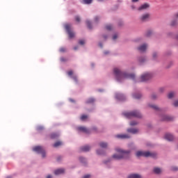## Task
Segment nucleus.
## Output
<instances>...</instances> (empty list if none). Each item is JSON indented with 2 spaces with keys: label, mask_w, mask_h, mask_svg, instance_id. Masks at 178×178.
Segmentation results:
<instances>
[{
  "label": "nucleus",
  "mask_w": 178,
  "mask_h": 178,
  "mask_svg": "<svg viewBox=\"0 0 178 178\" xmlns=\"http://www.w3.org/2000/svg\"><path fill=\"white\" fill-rule=\"evenodd\" d=\"M117 138H130V136L127 134H118L115 136Z\"/></svg>",
  "instance_id": "obj_15"
},
{
  "label": "nucleus",
  "mask_w": 178,
  "mask_h": 178,
  "mask_svg": "<svg viewBox=\"0 0 178 178\" xmlns=\"http://www.w3.org/2000/svg\"><path fill=\"white\" fill-rule=\"evenodd\" d=\"M172 170H174V171H176V170H178V168L177 167H172Z\"/></svg>",
  "instance_id": "obj_47"
},
{
  "label": "nucleus",
  "mask_w": 178,
  "mask_h": 178,
  "mask_svg": "<svg viewBox=\"0 0 178 178\" xmlns=\"http://www.w3.org/2000/svg\"><path fill=\"white\" fill-rule=\"evenodd\" d=\"M115 98L118 99L119 101H124L126 97H124V95L123 94L118 93L115 95Z\"/></svg>",
  "instance_id": "obj_11"
},
{
  "label": "nucleus",
  "mask_w": 178,
  "mask_h": 178,
  "mask_svg": "<svg viewBox=\"0 0 178 178\" xmlns=\"http://www.w3.org/2000/svg\"><path fill=\"white\" fill-rule=\"evenodd\" d=\"M151 34H152V31H148L147 33H146V36L147 37H149L151 35Z\"/></svg>",
  "instance_id": "obj_35"
},
{
  "label": "nucleus",
  "mask_w": 178,
  "mask_h": 178,
  "mask_svg": "<svg viewBox=\"0 0 178 178\" xmlns=\"http://www.w3.org/2000/svg\"><path fill=\"white\" fill-rule=\"evenodd\" d=\"M155 98H156V95L153 94V95H152V99H155Z\"/></svg>",
  "instance_id": "obj_44"
},
{
  "label": "nucleus",
  "mask_w": 178,
  "mask_h": 178,
  "mask_svg": "<svg viewBox=\"0 0 178 178\" xmlns=\"http://www.w3.org/2000/svg\"><path fill=\"white\" fill-rule=\"evenodd\" d=\"M128 133H131L132 134H136L138 133V129H127Z\"/></svg>",
  "instance_id": "obj_17"
},
{
  "label": "nucleus",
  "mask_w": 178,
  "mask_h": 178,
  "mask_svg": "<svg viewBox=\"0 0 178 178\" xmlns=\"http://www.w3.org/2000/svg\"><path fill=\"white\" fill-rule=\"evenodd\" d=\"M103 38H104V40H106V38H108V36H106V35H103Z\"/></svg>",
  "instance_id": "obj_53"
},
{
  "label": "nucleus",
  "mask_w": 178,
  "mask_h": 178,
  "mask_svg": "<svg viewBox=\"0 0 178 178\" xmlns=\"http://www.w3.org/2000/svg\"><path fill=\"white\" fill-rule=\"evenodd\" d=\"M138 51H140V52H144L145 51V49H147V44H144L141 46H140L138 48Z\"/></svg>",
  "instance_id": "obj_16"
},
{
  "label": "nucleus",
  "mask_w": 178,
  "mask_h": 178,
  "mask_svg": "<svg viewBox=\"0 0 178 178\" xmlns=\"http://www.w3.org/2000/svg\"><path fill=\"white\" fill-rule=\"evenodd\" d=\"M88 118V116L86 115H83L81 117V120H86V119H87Z\"/></svg>",
  "instance_id": "obj_33"
},
{
  "label": "nucleus",
  "mask_w": 178,
  "mask_h": 178,
  "mask_svg": "<svg viewBox=\"0 0 178 178\" xmlns=\"http://www.w3.org/2000/svg\"><path fill=\"white\" fill-rule=\"evenodd\" d=\"M134 98H135V99H140V98H141V95L140 94L134 95Z\"/></svg>",
  "instance_id": "obj_28"
},
{
  "label": "nucleus",
  "mask_w": 178,
  "mask_h": 178,
  "mask_svg": "<svg viewBox=\"0 0 178 178\" xmlns=\"http://www.w3.org/2000/svg\"><path fill=\"white\" fill-rule=\"evenodd\" d=\"M163 120L170 121V120H173V118L170 116L165 115Z\"/></svg>",
  "instance_id": "obj_25"
},
{
  "label": "nucleus",
  "mask_w": 178,
  "mask_h": 178,
  "mask_svg": "<svg viewBox=\"0 0 178 178\" xmlns=\"http://www.w3.org/2000/svg\"><path fill=\"white\" fill-rule=\"evenodd\" d=\"M156 56H157L156 53H154V54H153V58H154V59H155V58H156Z\"/></svg>",
  "instance_id": "obj_49"
},
{
  "label": "nucleus",
  "mask_w": 178,
  "mask_h": 178,
  "mask_svg": "<svg viewBox=\"0 0 178 178\" xmlns=\"http://www.w3.org/2000/svg\"><path fill=\"white\" fill-rule=\"evenodd\" d=\"M113 72L117 81H122L124 80V79H131L132 80L136 79V75L134 74H127V72H123L118 68H114Z\"/></svg>",
  "instance_id": "obj_1"
},
{
  "label": "nucleus",
  "mask_w": 178,
  "mask_h": 178,
  "mask_svg": "<svg viewBox=\"0 0 178 178\" xmlns=\"http://www.w3.org/2000/svg\"><path fill=\"white\" fill-rule=\"evenodd\" d=\"M168 97L169 99H172V98L175 97V92H170V93H168Z\"/></svg>",
  "instance_id": "obj_23"
},
{
  "label": "nucleus",
  "mask_w": 178,
  "mask_h": 178,
  "mask_svg": "<svg viewBox=\"0 0 178 178\" xmlns=\"http://www.w3.org/2000/svg\"><path fill=\"white\" fill-rule=\"evenodd\" d=\"M150 79H152V74L149 72H147L141 75L140 81L141 82L148 81V80H150Z\"/></svg>",
  "instance_id": "obj_6"
},
{
  "label": "nucleus",
  "mask_w": 178,
  "mask_h": 178,
  "mask_svg": "<svg viewBox=\"0 0 178 178\" xmlns=\"http://www.w3.org/2000/svg\"><path fill=\"white\" fill-rule=\"evenodd\" d=\"M109 54V51H104V55H108Z\"/></svg>",
  "instance_id": "obj_55"
},
{
  "label": "nucleus",
  "mask_w": 178,
  "mask_h": 178,
  "mask_svg": "<svg viewBox=\"0 0 178 178\" xmlns=\"http://www.w3.org/2000/svg\"><path fill=\"white\" fill-rule=\"evenodd\" d=\"M42 129H44V127H38V130H42Z\"/></svg>",
  "instance_id": "obj_52"
},
{
  "label": "nucleus",
  "mask_w": 178,
  "mask_h": 178,
  "mask_svg": "<svg viewBox=\"0 0 178 178\" xmlns=\"http://www.w3.org/2000/svg\"><path fill=\"white\" fill-rule=\"evenodd\" d=\"M116 38H118V35L115 34V35L113 36V40H116Z\"/></svg>",
  "instance_id": "obj_46"
},
{
  "label": "nucleus",
  "mask_w": 178,
  "mask_h": 178,
  "mask_svg": "<svg viewBox=\"0 0 178 178\" xmlns=\"http://www.w3.org/2000/svg\"><path fill=\"white\" fill-rule=\"evenodd\" d=\"M62 144H63L62 142L58 141L54 144L53 147H54L55 148H57V147H60V145H62Z\"/></svg>",
  "instance_id": "obj_22"
},
{
  "label": "nucleus",
  "mask_w": 178,
  "mask_h": 178,
  "mask_svg": "<svg viewBox=\"0 0 178 178\" xmlns=\"http://www.w3.org/2000/svg\"><path fill=\"white\" fill-rule=\"evenodd\" d=\"M65 29L69 35V38H74V32L72 30V25L67 24L65 25Z\"/></svg>",
  "instance_id": "obj_5"
},
{
  "label": "nucleus",
  "mask_w": 178,
  "mask_h": 178,
  "mask_svg": "<svg viewBox=\"0 0 178 178\" xmlns=\"http://www.w3.org/2000/svg\"><path fill=\"white\" fill-rule=\"evenodd\" d=\"M147 9H149V3H145L141 5L138 8V10H147Z\"/></svg>",
  "instance_id": "obj_8"
},
{
  "label": "nucleus",
  "mask_w": 178,
  "mask_h": 178,
  "mask_svg": "<svg viewBox=\"0 0 178 178\" xmlns=\"http://www.w3.org/2000/svg\"><path fill=\"white\" fill-rule=\"evenodd\" d=\"M90 177H91V175H86L83 176V178H90Z\"/></svg>",
  "instance_id": "obj_45"
},
{
  "label": "nucleus",
  "mask_w": 178,
  "mask_h": 178,
  "mask_svg": "<svg viewBox=\"0 0 178 178\" xmlns=\"http://www.w3.org/2000/svg\"><path fill=\"white\" fill-rule=\"evenodd\" d=\"M94 102H95V99L94 98H89L87 101H86V104H94Z\"/></svg>",
  "instance_id": "obj_20"
},
{
  "label": "nucleus",
  "mask_w": 178,
  "mask_h": 178,
  "mask_svg": "<svg viewBox=\"0 0 178 178\" xmlns=\"http://www.w3.org/2000/svg\"><path fill=\"white\" fill-rule=\"evenodd\" d=\"M123 115L125 116V118H127V119H131V118H143L141 113L137 111L129 113H124Z\"/></svg>",
  "instance_id": "obj_4"
},
{
  "label": "nucleus",
  "mask_w": 178,
  "mask_h": 178,
  "mask_svg": "<svg viewBox=\"0 0 178 178\" xmlns=\"http://www.w3.org/2000/svg\"><path fill=\"white\" fill-rule=\"evenodd\" d=\"M165 138L168 141H173V140H175V137L173 136V135H172L170 134H165Z\"/></svg>",
  "instance_id": "obj_12"
},
{
  "label": "nucleus",
  "mask_w": 178,
  "mask_h": 178,
  "mask_svg": "<svg viewBox=\"0 0 178 178\" xmlns=\"http://www.w3.org/2000/svg\"><path fill=\"white\" fill-rule=\"evenodd\" d=\"M136 155V156H138V158H140V156H145V158H148V156H151L152 158H155L156 156V153L138 151Z\"/></svg>",
  "instance_id": "obj_3"
},
{
  "label": "nucleus",
  "mask_w": 178,
  "mask_h": 178,
  "mask_svg": "<svg viewBox=\"0 0 178 178\" xmlns=\"http://www.w3.org/2000/svg\"><path fill=\"white\" fill-rule=\"evenodd\" d=\"M139 61L140 62V63H143V62L145 61V58H140Z\"/></svg>",
  "instance_id": "obj_42"
},
{
  "label": "nucleus",
  "mask_w": 178,
  "mask_h": 178,
  "mask_svg": "<svg viewBox=\"0 0 178 178\" xmlns=\"http://www.w3.org/2000/svg\"><path fill=\"white\" fill-rule=\"evenodd\" d=\"M72 79H73V80L74 81L75 83H77L79 81V80L77 79V76H76V75H73L72 76Z\"/></svg>",
  "instance_id": "obj_30"
},
{
  "label": "nucleus",
  "mask_w": 178,
  "mask_h": 178,
  "mask_svg": "<svg viewBox=\"0 0 178 178\" xmlns=\"http://www.w3.org/2000/svg\"><path fill=\"white\" fill-rule=\"evenodd\" d=\"M128 178H142L141 175L138 174H131L129 176Z\"/></svg>",
  "instance_id": "obj_18"
},
{
  "label": "nucleus",
  "mask_w": 178,
  "mask_h": 178,
  "mask_svg": "<svg viewBox=\"0 0 178 178\" xmlns=\"http://www.w3.org/2000/svg\"><path fill=\"white\" fill-rule=\"evenodd\" d=\"M132 2H138V0H132Z\"/></svg>",
  "instance_id": "obj_56"
},
{
  "label": "nucleus",
  "mask_w": 178,
  "mask_h": 178,
  "mask_svg": "<svg viewBox=\"0 0 178 178\" xmlns=\"http://www.w3.org/2000/svg\"><path fill=\"white\" fill-rule=\"evenodd\" d=\"M77 129L79 131H82L83 133H86V134H90V130L86 127H79Z\"/></svg>",
  "instance_id": "obj_10"
},
{
  "label": "nucleus",
  "mask_w": 178,
  "mask_h": 178,
  "mask_svg": "<svg viewBox=\"0 0 178 178\" xmlns=\"http://www.w3.org/2000/svg\"><path fill=\"white\" fill-rule=\"evenodd\" d=\"M99 47H101V48H102V44H99Z\"/></svg>",
  "instance_id": "obj_57"
},
{
  "label": "nucleus",
  "mask_w": 178,
  "mask_h": 178,
  "mask_svg": "<svg viewBox=\"0 0 178 178\" xmlns=\"http://www.w3.org/2000/svg\"><path fill=\"white\" fill-rule=\"evenodd\" d=\"M112 29H113V26H112V25H111V24L107 25L106 26V29L108 30V31H111V30H112Z\"/></svg>",
  "instance_id": "obj_27"
},
{
  "label": "nucleus",
  "mask_w": 178,
  "mask_h": 178,
  "mask_svg": "<svg viewBox=\"0 0 178 178\" xmlns=\"http://www.w3.org/2000/svg\"><path fill=\"white\" fill-rule=\"evenodd\" d=\"M86 24L88 29H92V27L91 26V22H90V21H86Z\"/></svg>",
  "instance_id": "obj_32"
},
{
  "label": "nucleus",
  "mask_w": 178,
  "mask_h": 178,
  "mask_svg": "<svg viewBox=\"0 0 178 178\" xmlns=\"http://www.w3.org/2000/svg\"><path fill=\"white\" fill-rule=\"evenodd\" d=\"M33 149L35 152H38V154H42V158H45V150L43 147L35 146Z\"/></svg>",
  "instance_id": "obj_7"
},
{
  "label": "nucleus",
  "mask_w": 178,
  "mask_h": 178,
  "mask_svg": "<svg viewBox=\"0 0 178 178\" xmlns=\"http://www.w3.org/2000/svg\"><path fill=\"white\" fill-rule=\"evenodd\" d=\"M176 17H178V13L176 15Z\"/></svg>",
  "instance_id": "obj_58"
},
{
  "label": "nucleus",
  "mask_w": 178,
  "mask_h": 178,
  "mask_svg": "<svg viewBox=\"0 0 178 178\" xmlns=\"http://www.w3.org/2000/svg\"><path fill=\"white\" fill-rule=\"evenodd\" d=\"M59 135H58L57 134H51V138H57V137H58Z\"/></svg>",
  "instance_id": "obj_29"
},
{
  "label": "nucleus",
  "mask_w": 178,
  "mask_h": 178,
  "mask_svg": "<svg viewBox=\"0 0 178 178\" xmlns=\"http://www.w3.org/2000/svg\"><path fill=\"white\" fill-rule=\"evenodd\" d=\"M149 106L150 108H152V109H154V111H159V107H158V106H155V105H149Z\"/></svg>",
  "instance_id": "obj_24"
},
{
  "label": "nucleus",
  "mask_w": 178,
  "mask_h": 178,
  "mask_svg": "<svg viewBox=\"0 0 178 178\" xmlns=\"http://www.w3.org/2000/svg\"><path fill=\"white\" fill-rule=\"evenodd\" d=\"M60 52H66V49L65 47L60 48Z\"/></svg>",
  "instance_id": "obj_37"
},
{
  "label": "nucleus",
  "mask_w": 178,
  "mask_h": 178,
  "mask_svg": "<svg viewBox=\"0 0 178 178\" xmlns=\"http://www.w3.org/2000/svg\"><path fill=\"white\" fill-rule=\"evenodd\" d=\"M63 173H65V169L63 168H59L54 171L55 175H63Z\"/></svg>",
  "instance_id": "obj_13"
},
{
  "label": "nucleus",
  "mask_w": 178,
  "mask_h": 178,
  "mask_svg": "<svg viewBox=\"0 0 178 178\" xmlns=\"http://www.w3.org/2000/svg\"><path fill=\"white\" fill-rule=\"evenodd\" d=\"M99 147H101V148H106V147H108V143H104V142H101L99 143Z\"/></svg>",
  "instance_id": "obj_19"
},
{
  "label": "nucleus",
  "mask_w": 178,
  "mask_h": 178,
  "mask_svg": "<svg viewBox=\"0 0 178 178\" xmlns=\"http://www.w3.org/2000/svg\"><path fill=\"white\" fill-rule=\"evenodd\" d=\"M78 49H79V47H74V49L75 51H77Z\"/></svg>",
  "instance_id": "obj_54"
},
{
  "label": "nucleus",
  "mask_w": 178,
  "mask_h": 178,
  "mask_svg": "<svg viewBox=\"0 0 178 178\" xmlns=\"http://www.w3.org/2000/svg\"><path fill=\"white\" fill-rule=\"evenodd\" d=\"M79 44H80V45H84L85 42L84 40H79Z\"/></svg>",
  "instance_id": "obj_39"
},
{
  "label": "nucleus",
  "mask_w": 178,
  "mask_h": 178,
  "mask_svg": "<svg viewBox=\"0 0 178 178\" xmlns=\"http://www.w3.org/2000/svg\"><path fill=\"white\" fill-rule=\"evenodd\" d=\"M97 154L98 155H104V151H102V150H97Z\"/></svg>",
  "instance_id": "obj_34"
},
{
  "label": "nucleus",
  "mask_w": 178,
  "mask_h": 178,
  "mask_svg": "<svg viewBox=\"0 0 178 178\" xmlns=\"http://www.w3.org/2000/svg\"><path fill=\"white\" fill-rule=\"evenodd\" d=\"M116 152L118 154H115L113 156V159H115V161H120V159H129L130 158V150H123L122 149H120V147L115 148Z\"/></svg>",
  "instance_id": "obj_2"
},
{
  "label": "nucleus",
  "mask_w": 178,
  "mask_h": 178,
  "mask_svg": "<svg viewBox=\"0 0 178 178\" xmlns=\"http://www.w3.org/2000/svg\"><path fill=\"white\" fill-rule=\"evenodd\" d=\"M90 149H91V147L88 145H85L81 147V151H82L83 152H88V151H89Z\"/></svg>",
  "instance_id": "obj_14"
},
{
  "label": "nucleus",
  "mask_w": 178,
  "mask_h": 178,
  "mask_svg": "<svg viewBox=\"0 0 178 178\" xmlns=\"http://www.w3.org/2000/svg\"><path fill=\"white\" fill-rule=\"evenodd\" d=\"M60 60H61V62H66V58H60Z\"/></svg>",
  "instance_id": "obj_48"
},
{
  "label": "nucleus",
  "mask_w": 178,
  "mask_h": 178,
  "mask_svg": "<svg viewBox=\"0 0 178 178\" xmlns=\"http://www.w3.org/2000/svg\"><path fill=\"white\" fill-rule=\"evenodd\" d=\"M68 76H73V72L72 70H70L67 72Z\"/></svg>",
  "instance_id": "obj_40"
},
{
  "label": "nucleus",
  "mask_w": 178,
  "mask_h": 178,
  "mask_svg": "<svg viewBox=\"0 0 178 178\" xmlns=\"http://www.w3.org/2000/svg\"><path fill=\"white\" fill-rule=\"evenodd\" d=\"M177 21L175 20L171 22V26H176Z\"/></svg>",
  "instance_id": "obj_38"
},
{
  "label": "nucleus",
  "mask_w": 178,
  "mask_h": 178,
  "mask_svg": "<svg viewBox=\"0 0 178 178\" xmlns=\"http://www.w3.org/2000/svg\"><path fill=\"white\" fill-rule=\"evenodd\" d=\"M58 161H59V157L57 159Z\"/></svg>",
  "instance_id": "obj_60"
},
{
  "label": "nucleus",
  "mask_w": 178,
  "mask_h": 178,
  "mask_svg": "<svg viewBox=\"0 0 178 178\" xmlns=\"http://www.w3.org/2000/svg\"><path fill=\"white\" fill-rule=\"evenodd\" d=\"M174 106H176V107L178 106V100H177V101H175V102H174Z\"/></svg>",
  "instance_id": "obj_43"
},
{
  "label": "nucleus",
  "mask_w": 178,
  "mask_h": 178,
  "mask_svg": "<svg viewBox=\"0 0 178 178\" xmlns=\"http://www.w3.org/2000/svg\"><path fill=\"white\" fill-rule=\"evenodd\" d=\"M7 178H12V177H7Z\"/></svg>",
  "instance_id": "obj_59"
},
{
  "label": "nucleus",
  "mask_w": 178,
  "mask_h": 178,
  "mask_svg": "<svg viewBox=\"0 0 178 178\" xmlns=\"http://www.w3.org/2000/svg\"><path fill=\"white\" fill-rule=\"evenodd\" d=\"M83 2L86 5H90L92 2V0H83Z\"/></svg>",
  "instance_id": "obj_26"
},
{
  "label": "nucleus",
  "mask_w": 178,
  "mask_h": 178,
  "mask_svg": "<svg viewBox=\"0 0 178 178\" xmlns=\"http://www.w3.org/2000/svg\"><path fill=\"white\" fill-rule=\"evenodd\" d=\"M71 102H73V100H72V99H71Z\"/></svg>",
  "instance_id": "obj_61"
},
{
  "label": "nucleus",
  "mask_w": 178,
  "mask_h": 178,
  "mask_svg": "<svg viewBox=\"0 0 178 178\" xmlns=\"http://www.w3.org/2000/svg\"><path fill=\"white\" fill-rule=\"evenodd\" d=\"M99 19V17H95V22H98Z\"/></svg>",
  "instance_id": "obj_50"
},
{
  "label": "nucleus",
  "mask_w": 178,
  "mask_h": 178,
  "mask_svg": "<svg viewBox=\"0 0 178 178\" xmlns=\"http://www.w3.org/2000/svg\"><path fill=\"white\" fill-rule=\"evenodd\" d=\"M138 124V122H136V121H132L130 122V126H136Z\"/></svg>",
  "instance_id": "obj_31"
},
{
  "label": "nucleus",
  "mask_w": 178,
  "mask_h": 178,
  "mask_svg": "<svg viewBox=\"0 0 178 178\" xmlns=\"http://www.w3.org/2000/svg\"><path fill=\"white\" fill-rule=\"evenodd\" d=\"M46 178H52V175H47V177Z\"/></svg>",
  "instance_id": "obj_51"
},
{
  "label": "nucleus",
  "mask_w": 178,
  "mask_h": 178,
  "mask_svg": "<svg viewBox=\"0 0 178 178\" xmlns=\"http://www.w3.org/2000/svg\"><path fill=\"white\" fill-rule=\"evenodd\" d=\"M75 20H76V22H77L78 23H80V21H81L80 17L76 16V17H75Z\"/></svg>",
  "instance_id": "obj_36"
},
{
  "label": "nucleus",
  "mask_w": 178,
  "mask_h": 178,
  "mask_svg": "<svg viewBox=\"0 0 178 178\" xmlns=\"http://www.w3.org/2000/svg\"><path fill=\"white\" fill-rule=\"evenodd\" d=\"M150 15L149 13H146V14H144L143 15L140 19L141 20V22H147V20H149V17H150Z\"/></svg>",
  "instance_id": "obj_9"
},
{
  "label": "nucleus",
  "mask_w": 178,
  "mask_h": 178,
  "mask_svg": "<svg viewBox=\"0 0 178 178\" xmlns=\"http://www.w3.org/2000/svg\"><path fill=\"white\" fill-rule=\"evenodd\" d=\"M79 161H80L81 162H86V159H84V157H80V158H79Z\"/></svg>",
  "instance_id": "obj_41"
},
{
  "label": "nucleus",
  "mask_w": 178,
  "mask_h": 178,
  "mask_svg": "<svg viewBox=\"0 0 178 178\" xmlns=\"http://www.w3.org/2000/svg\"><path fill=\"white\" fill-rule=\"evenodd\" d=\"M154 173H156V175H159V173H161V172H162V170H161V168H155L154 169Z\"/></svg>",
  "instance_id": "obj_21"
}]
</instances>
